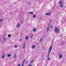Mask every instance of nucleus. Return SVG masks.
<instances>
[{"label": "nucleus", "mask_w": 66, "mask_h": 66, "mask_svg": "<svg viewBox=\"0 0 66 66\" xmlns=\"http://www.w3.org/2000/svg\"><path fill=\"white\" fill-rule=\"evenodd\" d=\"M52 45H51L50 46V47L49 49V50L48 51V55L47 56L48 57H49V54H50V52H51V51L52 50Z\"/></svg>", "instance_id": "nucleus-1"}, {"label": "nucleus", "mask_w": 66, "mask_h": 66, "mask_svg": "<svg viewBox=\"0 0 66 66\" xmlns=\"http://www.w3.org/2000/svg\"><path fill=\"white\" fill-rule=\"evenodd\" d=\"M59 5L61 7H63V3L62 1H60L59 2Z\"/></svg>", "instance_id": "nucleus-2"}, {"label": "nucleus", "mask_w": 66, "mask_h": 66, "mask_svg": "<svg viewBox=\"0 0 66 66\" xmlns=\"http://www.w3.org/2000/svg\"><path fill=\"white\" fill-rule=\"evenodd\" d=\"M54 30L56 32H58V31H59V29H58L57 28H54Z\"/></svg>", "instance_id": "nucleus-3"}, {"label": "nucleus", "mask_w": 66, "mask_h": 66, "mask_svg": "<svg viewBox=\"0 0 66 66\" xmlns=\"http://www.w3.org/2000/svg\"><path fill=\"white\" fill-rule=\"evenodd\" d=\"M26 59H24V60L23 61V62L22 63V66H23L24 65V63H25V61H26Z\"/></svg>", "instance_id": "nucleus-4"}, {"label": "nucleus", "mask_w": 66, "mask_h": 66, "mask_svg": "<svg viewBox=\"0 0 66 66\" xmlns=\"http://www.w3.org/2000/svg\"><path fill=\"white\" fill-rule=\"evenodd\" d=\"M26 44H25V43H24L22 47V48H23V49H24V48H25V47H26Z\"/></svg>", "instance_id": "nucleus-5"}, {"label": "nucleus", "mask_w": 66, "mask_h": 66, "mask_svg": "<svg viewBox=\"0 0 66 66\" xmlns=\"http://www.w3.org/2000/svg\"><path fill=\"white\" fill-rule=\"evenodd\" d=\"M20 27V24L18 23L16 26V27L17 28H19Z\"/></svg>", "instance_id": "nucleus-6"}, {"label": "nucleus", "mask_w": 66, "mask_h": 66, "mask_svg": "<svg viewBox=\"0 0 66 66\" xmlns=\"http://www.w3.org/2000/svg\"><path fill=\"white\" fill-rule=\"evenodd\" d=\"M62 57L63 56L62 55V54H60L59 55V57L60 59H61V58H62Z\"/></svg>", "instance_id": "nucleus-7"}, {"label": "nucleus", "mask_w": 66, "mask_h": 66, "mask_svg": "<svg viewBox=\"0 0 66 66\" xmlns=\"http://www.w3.org/2000/svg\"><path fill=\"white\" fill-rule=\"evenodd\" d=\"M51 14V13H46L45 14V15H50Z\"/></svg>", "instance_id": "nucleus-8"}, {"label": "nucleus", "mask_w": 66, "mask_h": 66, "mask_svg": "<svg viewBox=\"0 0 66 66\" xmlns=\"http://www.w3.org/2000/svg\"><path fill=\"white\" fill-rule=\"evenodd\" d=\"M35 47V45H33L32 46V49H34Z\"/></svg>", "instance_id": "nucleus-9"}, {"label": "nucleus", "mask_w": 66, "mask_h": 66, "mask_svg": "<svg viewBox=\"0 0 66 66\" xmlns=\"http://www.w3.org/2000/svg\"><path fill=\"white\" fill-rule=\"evenodd\" d=\"M28 38H29V37H28V36H27L26 37H25L26 39H28Z\"/></svg>", "instance_id": "nucleus-10"}, {"label": "nucleus", "mask_w": 66, "mask_h": 66, "mask_svg": "<svg viewBox=\"0 0 66 66\" xmlns=\"http://www.w3.org/2000/svg\"><path fill=\"white\" fill-rule=\"evenodd\" d=\"M40 43H42V42H43V39H42V38H41L40 40H39Z\"/></svg>", "instance_id": "nucleus-11"}, {"label": "nucleus", "mask_w": 66, "mask_h": 66, "mask_svg": "<svg viewBox=\"0 0 66 66\" xmlns=\"http://www.w3.org/2000/svg\"><path fill=\"white\" fill-rule=\"evenodd\" d=\"M49 27H47V31L48 32V31H49Z\"/></svg>", "instance_id": "nucleus-12"}, {"label": "nucleus", "mask_w": 66, "mask_h": 66, "mask_svg": "<svg viewBox=\"0 0 66 66\" xmlns=\"http://www.w3.org/2000/svg\"><path fill=\"white\" fill-rule=\"evenodd\" d=\"M29 13L32 15V14H33V12H29Z\"/></svg>", "instance_id": "nucleus-13"}, {"label": "nucleus", "mask_w": 66, "mask_h": 66, "mask_svg": "<svg viewBox=\"0 0 66 66\" xmlns=\"http://www.w3.org/2000/svg\"><path fill=\"white\" fill-rule=\"evenodd\" d=\"M7 56H8V57H10L11 56V55L10 54H8L7 55Z\"/></svg>", "instance_id": "nucleus-14"}, {"label": "nucleus", "mask_w": 66, "mask_h": 66, "mask_svg": "<svg viewBox=\"0 0 66 66\" xmlns=\"http://www.w3.org/2000/svg\"><path fill=\"white\" fill-rule=\"evenodd\" d=\"M34 61L33 60H32L31 61H30V62L29 63H33V61Z\"/></svg>", "instance_id": "nucleus-15"}, {"label": "nucleus", "mask_w": 66, "mask_h": 66, "mask_svg": "<svg viewBox=\"0 0 66 66\" xmlns=\"http://www.w3.org/2000/svg\"><path fill=\"white\" fill-rule=\"evenodd\" d=\"M33 31L34 32H35L36 31V29H33Z\"/></svg>", "instance_id": "nucleus-16"}, {"label": "nucleus", "mask_w": 66, "mask_h": 66, "mask_svg": "<svg viewBox=\"0 0 66 66\" xmlns=\"http://www.w3.org/2000/svg\"><path fill=\"white\" fill-rule=\"evenodd\" d=\"M8 37H11V34H9L8 35Z\"/></svg>", "instance_id": "nucleus-17"}, {"label": "nucleus", "mask_w": 66, "mask_h": 66, "mask_svg": "<svg viewBox=\"0 0 66 66\" xmlns=\"http://www.w3.org/2000/svg\"><path fill=\"white\" fill-rule=\"evenodd\" d=\"M13 57L14 58H15L16 57V55L15 54L14 55Z\"/></svg>", "instance_id": "nucleus-18"}, {"label": "nucleus", "mask_w": 66, "mask_h": 66, "mask_svg": "<svg viewBox=\"0 0 66 66\" xmlns=\"http://www.w3.org/2000/svg\"><path fill=\"white\" fill-rule=\"evenodd\" d=\"M0 22H2L3 21V19H1L0 20Z\"/></svg>", "instance_id": "nucleus-19"}, {"label": "nucleus", "mask_w": 66, "mask_h": 66, "mask_svg": "<svg viewBox=\"0 0 66 66\" xmlns=\"http://www.w3.org/2000/svg\"><path fill=\"white\" fill-rule=\"evenodd\" d=\"M61 44L62 45H63L64 44V42L62 41L61 42Z\"/></svg>", "instance_id": "nucleus-20"}, {"label": "nucleus", "mask_w": 66, "mask_h": 66, "mask_svg": "<svg viewBox=\"0 0 66 66\" xmlns=\"http://www.w3.org/2000/svg\"><path fill=\"white\" fill-rule=\"evenodd\" d=\"M33 17L34 18H35V17H36V15H33Z\"/></svg>", "instance_id": "nucleus-21"}, {"label": "nucleus", "mask_w": 66, "mask_h": 66, "mask_svg": "<svg viewBox=\"0 0 66 66\" xmlns=\"http://www.w3.org/2000/svg\"><path fill=\"white\" fill-rule=\"evenodd\" d=\"M4 55L2 57V59H4Z\"/></svg>", "instance_id": "nucleus-22"}, {"label": "nucleus", "mask_w": 66, "mask_h": 66, "mask_svg": "<svg viewBox=\"0 0 66 66\" xmlns=\"http://www.w3.org/2000/svg\"><path fill=\"white\" fill-rule=\"evenodd\" d=\"M48 60H50V57H48Z\"/></svg>", "instance_id": "nucleus-23"}, {"label": "nucleus", "mask_w": 66, "mask_h": 66, "mask_svg": "<svg viewBox=\"0 0 66 66\" xmlns=\"http://www.w3.org/2000/svg\"><path fill=\"white\" fill-rule=\"evenodd\" d=\"M14 47L15 48H17V45H15Z\"/></svg>", "instance_id": "nucleus-24"}, {"label": "nucleus", "mask_w": 66, "mask_h": 66, "mask_svg": "<svg viewBox=\"0 0 66 66\" xmlns=\"http://www.w3.org/2000/svg\"><path fill=\"white\" fill-rule=\"evenodd\" d=\"M32 36H33V35H31V36L30 37L31 38H32Z\"/></svg>", "instance_id": "nucleus-25"}, {"label": "nucleus", "mask_w": 66, "mask_h": 66, "mask_svg": "<svg viewBox=\"0 0 66 66\" xmlns=\"http://www.w3.org/2000/svg\"><path fill=\"white\" fill-rule=\"evenodd\" d=\"M3 40H5V37H4L3 38Z\"/></svg>", "instance_id": "nucleus-26"}, {"label": "nucleus", "mask_w": 66, "mask_h": 66, "mask_svg": "<svg viewBox=\"0 0 66 66\" xmlns=\"http://www.w3.org/2000/svg\"><path fill=\"white\" fill-rule=\"evenodd\" d=\"M31 2H29L28 3V4H29V5H30V4H31Z\"/></svg>", "instance_id": "nucleus-27"}, {"label": "nucleus", "mask_w": 66, "mask_h": 66, "mask_svg": "<svg viewBox=\"0 0 66 66\" xmlns=\"http://www.w3.org/2000/svg\"><path fill=\"white\" fill-rule=\"evenodd\" d=\"M28 66H32V65H31H31H30V64H29V65H28Z\"/></svg>", "instance_id": "nucleus-28"}, {"label": "nucleus", "mask_w": 66, "mask_h": 66, "mask_svg": "<svg viewBox=\"0 0 66 66\" xmlns=\"http://www.w3.org/2000/svg\"><path fill=\"white\" fill-rule=\"evenodd\" d=\"M52 27H53V26H51V28H52Z\"/></svg>", "instance_id": "nucleus-29"}, {"label": "nucleus", "mask_w": 66, "mask_h": 66, "mask_svg": "<svg viewBox=\"0 0 66 66\" xmlns=\"http://www.w3.org/2000/svg\"><path fill=\"white\" fill-rule=\"evenodd\" d=\"M20 42H21V39H20Z\"/></svg>", "instance_id": "nucleus-30"}, {"label": "nucleus", "mask_w": 66, "mask_h": 66, "mask_svg": "<svg viewBox=\"0 0 66 66\" xmlns=\"http://www.w3.org/2000/svg\"><path fill=\"white\" fill-rule=\"evenodd\" d=\"M53 9H54V7H53Z\"/></svg>", "instance_id": "nucleus-31"}, {"label": "nucleus", "mask_w": 66, "mask_h": 66, "mask_svg": "<svg viewBox=\"0 0 66 66\" xmlns=\"http://www.w3.org/2000/svg\"><path fill=\"white\" fill-rule=\"evenodd\" d=\"M48 26H50V24H49L48 25Z\"/></svg>", "instance_id": "nucleus-32"}, {"label": "nucleus", "mask_w": 66, "mask_h": 66, "mask_svg": "<svg viewBox=\"0 0 66 66\" xmlns=\"http://www.w3.org/2000/svg\"><path fill=\"white\" fill-rule=\"evenodd\" d=\"M11 14H12V12H11Z\"/></svg>", "instance_id": "nucleus-33"}, {"label": "nucleus", "mask_w": 66, "mask_h": 66, "mask_svg": "<svg viewBox=\"0 0 66 66\" xmlns=\"http://www.w3.org/2000/svg\"><path fill=\"white\" fill-rule=\"evenodd\" d=\"M26 63H28V62L27 61L26 62Z\"/></svg>", "instance_id": "nucleus-34"}, {"label": "nucleus", "mask_w": 66, "mask_h": 66, "mask_svg": "<svg viewBox=\"0 0 66 66\" xmlns=\"http://www.w3.org/2000/svg\"><path fill=\"white\" fill-rule=\"evenodd\" d=\"M30 35H31V33H30Z\"/></svg>", "instance_id": "nucleus-35"}, {"label": "nucleus", "mask_w": 66, "mask_h": 66, "mask_svg": "<svg viewBox=\"0 0 66 66\" xmlns=\"http://www.w3.org/2000/svg\"><path fill=\"white\" fill-rule=\"evenodd\" d=\"M55 6V5L54 6Z\"/></svg>", "instance_id": "nucleus-36"}, {"label": "nucleus", "mask_w": 66, "mask_h": 66, "mask_svg": "<svg viewBox=\"0 0 66 66\" xmlns=\"http://www.w3.org/2000/svg\"><path fill=\"white\" fill-rule=\"evenodd\" d=\"M60 45H61V44H60Z\"/></svg>", "instance_id": "nucleus-37"}]
</instances>
